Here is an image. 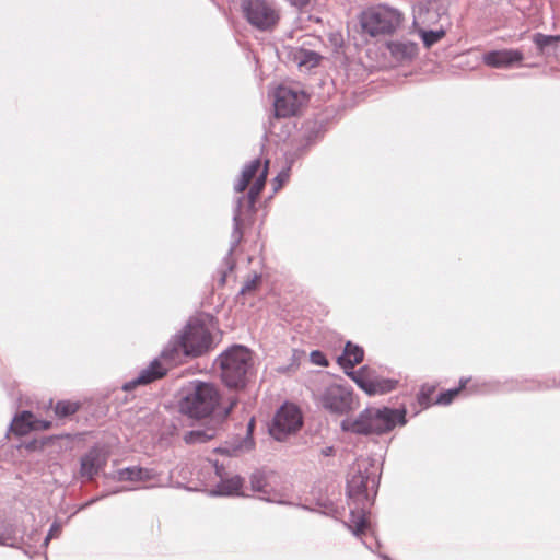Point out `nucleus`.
Returning a JSON list of instances; mask_svg holds the SVG:
<instances>
[{"label":"nucleus","instance_id":"f257e3e1","mask_svg":"<svg viewBox=\"0 0 560 560\" xmlns=\"http://www.w3.org/2000/svg\"><path fill=\"white\" fill-rule=\"evenodd\" d=\"M407 408L400 406H368L355 418L346 417L340 422V430L360 436H382L392 432L396 427L407 424Z\"/></svg>","mask_w":560,"mask_h":560},{"label":"nucleus","instance_id":"f03ea898","mask_svg":"<svg viewBox=\"0 0 560 560\" xmlns=\"http://www.w3.org/2000/svg\"><path fill=\"white\" fill-rule=\"evenodd\" d=\"M378 488V480L371 478L369 468H361L360 465L350 469L347 478L346 492L349 505L353 504L349 514V522L345 525L354 536H360L370 528V521L366 517V510L373 503Z\"/></svg>","mask_w":560,"mask_h":560},{"label":"nucleus","instance_id":"7ed1b4c3","mask_svg":"<svg viewBox=\"0 0 560 560\" xmlns=\"http://www.w3.org/2000/svg\"><path fill=\"white\" fill-rule=\"evenodd\" d=\"M221 399L220 390L213 383L196 380L178 400L177 408L194 427L196 422L215 419Z\"/></svg>","mask_w":560,"mask_h":560},{"label":"nucleus","instance_id":"20e7f679","mask_svg":"<svg viewBox=\"0 0 560 560\" xmlns=\"http://www.w3.org/2000/svg\"><path fill=\"white\" fill-rule=\"evenodd\" d=\"M220 369V378L225 387L243 390L248 385V372L253 368V351L240 343H233L223 350L214 360Z\"/></svg>","mask_w":560,"mask_h":560},{"label":"nucleus","instance_id":"39448f33","mask_svg":"<svg viewBox=\"0 0 560 560\" xmlns=\"http://www.w3.org/2000/svg\"><path fill=\"white\" fill-rule=\"evenodd\" d=\"M268 167H269V160L265 161L264 168L261 170L258 177L255 179L253 185L250 186L248 192L246 196H240L235 200V206L233 209V230L231 233V243L230 248L226 253V255L223 257L221 266L218 268L217 273L219 276L218 278V285L224 287L226 283V278L229 272L233 271L235 268V260L233 258V253L235 248L238 246L243 238V222H242V208L245 199L258 200L260 194L265 189L267 176H268Z\"/></svg>","mask_w":560,"mask_h":560},{"label":"nucleus","instance_id":"423d86ee","mask_svg":"<svg viewBox=\"0 0 560 560\" xmlns=\"http://www.w3.org/2000/svg\"><path fill=\"white\" fill-rule=\"evenodd\" d=\"M360 25L370 37L394 34L402 24V13L388 4H377L368 8L360 14Z\"/></svg>","mask_w":560,"mask_h":560},{"label":"nucleus","instance_id":"0eeeda50","mask_svg":"<svg viewBox=\"0 0 560 560\" xmlns=\"http://www.w3.org/2000/svg\"><path fill=\"white\" fill-rule=\"evenodd\" d=\"M245 21L256 31L272 32L279 24V10L268 0H241Z\"/></svg>","mask_w":560,"mask_h":560},{"label":"nucleus","instance_id":"6e6552de","mask_svg":"<svg viewBox=\"0 0 560 560\" xmlns=\"http://www.w3.org/2000/svg\"><path fill=\"white\" fill-rule=\"evenodd\" d=\"M325 133V126L322 121L308 119L303 122L301 132L289 140V148L284 152V159L295 163L307 150L316 144Z\"/></svg>","mask_w":560,"mask_h":560},{"label":"nucleus","instance_id":"1a4fd4ad","mask_svg":"<svg viewBox=\"0 0 560 560\" xmlns=\"http://www.w3.org/2000/svg\"><path fill=\"white\" fill-rule=\"evenodd\" d=\"M178 334L184 337L186 358H199L212 348L213 337L200 319L189 320Z\"/></svg>","mask_w":560,"mask_h":560},{"label":"nucleus","instance_id":"9d476101","mask_svg":"<svg viewBox=\"0 0 560 560\" xmlns=\"http://www.w3.org/2000/svg\"><path fill=\"white\" fill-rule=\"evenodd\" d=\"M348 377L368 396L388 394L396 389L399 383L396 378L382 377L369 365H362L357 371L348 373Z\"/></svg>","mask_w":560,"mask_h":560},{"label":"nucleus","instance_id":"9b49d317","mask_svg":"<svg viewBox=\"0 0 560 560\" xmlns=\"http://www.w3.org/2000/svg\"><path fill=\"white\" fill-rule=\"evenodd\" d=\"M303 424L300 409L293 404H283L275 413L269 427L270 435L279 442L294 434Z\"/></svg>","mask_w":560,"mask_h":560},{"label":"nucleus","instance_id":"f8f14e48","mask_svg":"<svg viewBox=\"0 0 560 560\" xmlns=\"http://www.w3.org/2000/svg\"><path fill=\"white\" fill-rule=\"evenodd\" d=\"M319 402L329 413L348 415L353 408V390L350 386L331 384L320 394Z\"/></svg>","mask_w":560,"mask_h":560},{"label":"nucleus","instance_id":"ddd939ff","mask_svg":"<svg viewBox=\"0 0 560 560\" xmlns=\"http://www.w3.org/2000/svg\"><path fill=\"white\" fill-rule=\"evenodd\" d=\"M304 98L305 93L303 91L279 85L275 92V117L287 118L294 116L299 112Z\"/></svg>","mask_w":560,"mask_h":560},{"label":"nucleus","instance_id":"4468645a","mask_svg":"<svg viewBox=\"0 0 560 560\" xmlns=\"http://www.w3.org/2000/svg\"><path fill=\"white\" fill-rule=\"evenodd\" d=\"M108 460V452L98 444L92 445L88 452L80 457L79 474L88 481H92L105 468Z\"/></svg>","mask_w":560,"mask_h":560},{"label":"nucleus","instance_id":"2eb2a0df","mask_svg":"<svg viewBox=\"0 0 560 560\" xmlns=\"http://www.w3.org/2000/svg\"><path fill=\"white\" fill-rule=\"evenodd\" d=\"M524 60V54L520 49H493L482 55L486 66L494 69H510Z\"/></svg>","mask_w":560,"mask_h":560},{"label":"nucleus","instance_id":"dca6fc26","mask_svg":"<svg viewBox=\"0 0 560 560\" xmlns=\"http://www.w3.org/2000/svg\"><path fill=\"white\" fill-rule=\"evenodd\" d=\"M167 371L168 369L163 365L162 361L159 358H154L136 377L125 382L121 388L125 392H131L140 385H148L162 378L167 374Z\"/></svg>","mask_w":560,"mask_h":560},{"label":"nucleus","instance_id":"f3484780","mask_svg":"<svg viewBox=\"0 0 560 560\" xmlns=\"http://www.w3.org/2000/svg\"><path fill=\"white\" fill-rule=\"evenodd\" d=\"M385 47L390 57L400 63L411 61L419 52L418 44L409 39L387 40Z\"/></svg>","mask_w":560,"mask_h":560},{"label":"nucleus","instance_id":"a211bd4d","mask_svg":"<svg viewBox=\"0 0 560 560\" xmlns=\"http://www.w3.org/2000/svg\"><path fill=\"white\" fill-rule=\"evenodd\" d=\"M205 425L200 429H192L183 435V441L187 445H197V444H205L211 440H213L219 430L221 424L215 419H208L203 420Z\"/></svg>","mask_w":560,"mask_h":560},{"label":"nucleus","instance_id":"6ab92c4d","mask_svg":"<svg viewBox=\"0 0 560 560\" xmlns=\"http://www.w3.org/2000/svg\"><path fill=\"white\" fill-rule=\"evenodd\" d=\"M159 472L154 468L141 466H128L118 469L115 475H105L106 478H113L117 481H150L154 480Z\"/></svg>","mask_w":560,"mask_h":560},{"label":"nucleus","instance_id":"aec40b11","mask_svg":"<svg viewBox=\"0 0 560 560\" xmlns=\"http://www.w3.org/2000/svg\"><path fill=\"white\" fill-rule=\"evenodd\" d=\"M364 360V349L348 340L345 343L342 353L338 355L337 363L340 368L343 369L345 374L348 376V373L354 371L353 368L357 364H360Z\"/></svg>","mask_w":560,"mask_h":560},{"label":"nucleus","instance_id":"412c9836","mask_svg":"<svg viewBox=\"0 0 560 560\" xmlns=\"http://www.w3.org/2000/svg\"><path fill=\"white\" fill-rule=\"evenodd\" d=\"M23 536H19L18 525L0 515V546L20 549Z\"/></svg>","mask_w":560,"mask_h":560},{"label":"nucleus","instance_id":"4be33fe9","mask_svg":"<svg viewBox=\"0 0 560 560\" xmlns=\"http://www.w3.org/2000/svg\"><path fill=\"white\" fill-rule=\"evenodd\" d=\"M243 485L244 478L240 475L221 478L211 493L217 497H241L243 495Z\"/></svg>","mask_w":560,"mask_h":560},{"label":"nucleus","instance_id":"5701e85b","mask_svg":"<svg viewBox=\"0 0 560 560\" xmlns=\"http://www.w3.org/2000/svg\"><path fill=\"white\" fill-rule=\"evenodd\" d=\"M183 338L179 334H175L164 346L159 357L160 361L164 360L171 364H177L185 357V346L183 345Z\"/></svg>","mask_w":560,"mask_h":560},{"label":"nucleus","instance_id":"b1692460","mask_svg":"<svg viewBox=\"0 0 560 560\" xmlns=\"http://www.w3.org/2000/svg\"><path fill=\"white\" fill-rule=\"evenodd\" d=\"M34 413L30 410H23L19 413H15L11 423L10 431L13 432L18 436H22L33 431Z\"/></svg>","mask_w":560,"mask_h":560},{"label":"nucleus","instance_id":"393cba45","mask_svg":"<svg viewBox=\"0 0 560 560\" xmlns=\"http://www.w3.org/2000/svg\"><path fill=\"white\" fill-rule=\"evenodd\" d=\"M290 56L300 67L308 66L310 68L316 67L322 59L317 51L303 47L291 48Z\"/></svg>","mask_w":560,"mask_h":560},{"label":"nucleus","instance_id":"a878e982","mask_svg":"<svg viewBox=\"0 0 560 560\" xmlns=\"http://www.w3.org/2000/svg\"><path fill=\"white\" fill-rule=\"evenodd\" d=\"M261 166V162L259 158H256L252 160L249 163H247L244 168L241 172V176L237 180V183L234 185V190L236 192H243L248 184L249 180L254 177V175L258 172V170Z\"/></svg>","mask_w":560,"mask_h":560},{"label":"nucleus","instance_id":"bb28decb","mask_svg":"<svg viewBox=\"0 0 560 560\" xmlns=\"http://www.w3.org/2000/svg\"><path fill=\"white\" fill-rule=\"evenodd\" d=\"M470 382V377H460L458 386L444 389L440 392L435 398V404L441 406H448L459 395V393L466 389L467 384Z\"/></svg>","mask_w":560,"mask_h":560},{"label":"nucleus","instance_id":"cd10ccee","mask_svg":"<svg viewBox=\"0 0 560 560\" xmlns=\"http://www.w3.org/2000/svg\"><path fill=\"white\" fill-rule=\"evenodd\" d=\"M418 35L421 38L423 46L425 48H431L433 45L445 37L446 30L442 26L438 30L419 28Z\"/></svg>","mask_w":560,"mask_h":560},{"label":"nucleus","instance_id":"c85d7f7f","mask_svg":"<svg viewBox=\"0 0 560 560\" xmlns=\"http://www.w3.org/2000/svg\"><path fill=\"white\" fill-rule=\"evenodd\" d=\"M533 43L536 45V48L540 55H549V48H556L557 42L555 40L553 35H546L542 33H535L533 35Z\"/></svg>","mask_w":560,"mask_h":560},{"label":"nucleus","instance_id":"c756f323","mask_svg":"<svg viewBox=\"0 0 560 560\" xmlns=\"http://www.w3.org/2000/svg\"><path fill=\"white\" fill-rule=\"evenodd\" d=\"M80 408V404L70 400H58L55 406V415L59 419H66L74 415Z\"/></svg>","mask_w":560,"mask_h":560},{"label":"nucleus","instance_id":"7c9ffc66","mask_svg":"<svg viewBox=\"0 0 560 560\" xmlns=\"http://www.w3.org/2000/svg\"><path fill=\"white\" fill-rule=\"evenodd\" d=\"M229 442L235 448L236 455H238L242 452H249L255 447V440L250 436H242L240 434H236L232 436Z\"/></svg>","mask_w":560,"mask_h":560},{"label":"nucleus","instance_id":"2f4dec72","mask_svg":"<svg viewBox=\"0 0 560 560\" xmlns=\"http://www.w3.org/2000/svg\"><path fill=\"white\" fill-rule=\"evenodd\" d=\"M250 488L254 492L266 493L267 478L262 470H255L249 477Z\"/></svg>","mask_w":560,"mask_h":560},{"label":"nucleus","instance_id":"473e14b6","mask_svg":"<svg viewBox=\"0 0 560 560\" xmlns=\"http://www.w3.org/2000/svg\"><path fill=\"white\" fill-rule=\"evenodd\" d=\"M58 438H59L58 435H47V436L36 438V439H33L32 441L25 443V448L30 452L43 451L46 445L50 444Z\"/></svg>","mask_w":560,"mask_h":560},{"label":"nucleus","instance_id":"72a5a7b5","mask_svg":"<svg viewBox=\"0 0 560 560\" xmlns=\"http://www.w3.org/2000/svg\"><path fill=\"white\" fill-rule=\"evenodd\" d=\"M358 537L361 538V541L363 542V545L372 552H375V549L381 547V541L376 538L371 524H370V528L366 529L364 533H362Z\"/></svg>","mask_w":560,"mask_h":560},{"label":"nucleus","instance_id":"f704fd0d","mask_svg":"<svg viewBox=\"0 0 560 560\" xmlns=\"http://www.w3.org/2000/svg\"><path fill=\"white\" fill-rule=\"evenodd\" d=\"M285 167H283L278 174L277 176L273 178V182H272V185H273V190L277 191L278 189H280L284 183H287L289 180V177H290V171L292 168V165L294 163H290L289 161L285 160Z\"/></svg>","mask_w":560,"mask_h":560},{"label":"nucleus","instance_id":"c9c22d12","mask_svg":"<svg viewBox=\"0 0 560 560\" xmlns=\"http://www.w3.org/2000/svg\"><path fill=\"white\" fill-rule=\"evenodd\" d=\"M261 278L262 276L260 273L255 272L254 276L250 279L246 280L244 284L241 287L238 295H245L246 293L257 290L261 282Z\"/></svg>","mask_w":560,"mask_h":560},{"label":"nucleus","instance_id":"e433bc0d","mask_svg":"<svg viewBox=\"0 0 560 560\" xmlns=\"http://www.w3.org/2000/svg\"><path fill=\"white\" fill-rule=\"evenodd\" d=\"M302 354H304L303 351H300L298 349H293L292 350V355H291V359H290V364L279 366L278 368V372L282 373V374H285V373H288L290 371L298 370V368L300 365V359H301Z\"/></svg>","mask_w":560,"mask_h":560},{"label":"nucleus","instance_id":"4c0bfd02","mask_svg":"<svg viewBox=\"0 0 560 560\" xmlns=\"http://www.w3.org/2000/svg\"><path fill=\"white\" fill-rule=\"evenodd\" d=\"M434 386L422 385L419 393L417 394V400L419 405L429 407L431 405V396L434 393Z\"/></svg>","mask_w":560,"mask_h":560},{"label":"nucleus","instance_id":"58836bf2","mask_svg":"<svg viewBox=\"0 0 560 560\" xmlns=\"http://www.w3.org/2000/svg\"><path fill=\"white\" fill-rule=\"evenodd\" d=\"M237 402V398H232L228 406L222 408L221 406H219V409L215 412V420H218L219 423L222 424V422L229 418L233 409L236 407Z\"/></svg>","mask_w":560,"mask_h":560},{"label":"nucleus","instance_id":"ea45409f","mask_svg":"<svg viewBox=\"0 0 560 560\" xmlns=\"http://www.w3.org/2000/svg\"><path fill=\"white\" fill-rule=\"evenodd\" d=\"M310 361L318 366L327 368L329 365V360L326 354L322 350H312L310 353Z\"/></svg>","mask_w":560,"mask_h":560},{"label":"nucleus","instance_id":"a19ab883","mask_svg":"<svg viewBox=\"0 0 560 560\" xmlns=\"http://www.w3.org/2000/svg\"><path fill=\"white\" fill-rule=\"evenodd\" d=\"M213 452L217 454H220V455L229 456V457L237 456L235 453V448H233V446L231 445L229 440L225 441L222 445L215 447L213 450Z\"/></svg>","mask_w":560,"mask_h":560},{"label":"nucleus","instance_id":"79ce46f5","mask_svg":"<svg viewBox=\"0 0 560 560\" xmlns=\"http://www.w3.org/2000/svg\"><path fill=\"white\" fill-rule=\"evenodd\" d=\"M256 202H257V200H253V202H252L250 199H245V201L243 203L242 212H244V208H245V212L249 217H253L256 213ZM244 213H242V215Z\"/></svg>","mask_w":560,"mask_h":560},{"label":"nucleus","instance_id":"37998d69","mask_svg":"<svg viewBox=\"0 0 560 560\" xmlns=\"http://www.w3.org/2000/svg\"><path fill=\"white\" fill-rule=\"evenodd\" d=\"M33 425H34V429L33 431H37V430H47L51 427L52 422L49 421V420H43V419H37L34 417V420H33Z\"/></svg>","mask_w":560,"mask_h":560},{"label":"nucleus","instance_id":"c03bdc74","mask_svg":"<svg viewBox=\"0 0 560 560\" xmlns=\"http://www.w3.org/2000/svg\"><path fill=\"white\" fill-rule=\"evenodd\" d=\"M210 462L212 463L215 475L220 477V479L223 478V476L225 475L224 464L220 463L218 459Z\"/></svg>","mask_w":560,"mask_h":560},{"label":"nucleus","instance_id":"a18cd8bd","mask_svg":"<svg viewBox=\"0 0 560 560\" xmlns=\"http://www.w3.org/2000/svg\"><path fill=\"white\" fill-rule=\"evenodd\" d=\"M254 430H255V418H250L246 425V434L244 436H250L254 438Z\"/></svg>","mask_w":560,"mask_h":560},{"label":"nucleus","instance_id":"49530a36","mask_svg":"<svg viewBox=\"0 0 560 560\" xmlns=\"http://www.w3.org/2000/svg\"><path fill=\"white\" fill-rule=\"evenodd\" d=\"M320 454L324 457H330V456H334L336 454V450H335V447L332 445L325 446L324 448H322Z\"/></svg>","mask_w":560,"mask_h":560},{"label":"nucleus","instance_id":"de8ad7c7","mask_svg":"<svg viewBox=\"0 0 560 560\" xmlns=\"http://www.w3.org/2000/svg\"><path fill=\"white\" fill-rule=\"evenodd\" d=\"M553 387H560V381L559 382H556L555 380L552 381L551 384H541V383H538L536 385L535 388L537 389H548V388H553Z\"/></svg>","mask_w":560,"mask_h":560},{"label":"nucleus","instance_id":"09e8293b","mask_svg":"<svg viewBox=\"0 0 560 560\" xmlns=\"http://www.w3.org/2000/svg\"><path fill=\"white\" fill-rule=\"evenodd\" d=\"M318 505H320L327 510L326 512H324L325 514H329L335 511L334 503L329 500H327L325 502H318Z\"/></svg>","mask_w":560,"mask_h":560},{"label":"nucleus","instance_id":"8fccbe9b","mask_svg":"<svg viewBox=\"0 0 560 560\" xmlns=\"http://www.w3.org/2000/svg\"><path fill=\"white\" fill-rule=\"evenodd\" d=\"M100 501V498L97 497H94V498H91L90 500H88L86 502H84L83 504H81L78 509V511H82V510H85L86 508L95 504L96 502Z\"/></svg>","mask_w":560,"mask_h":560},{"label":"nucleus","instance_id":"3c124183","mask_svg":"<svg viewBox=\"0 0 560 560\" xmlns=\"http://www.w3.org/2000/svg\"><path fill=\"white\" fill-rule=\"evenodd\" d=\"M61 530V525L58 522H54L48 530L49 536L54 537L56 533Z\"/></svg>","mask_w":560,"mask_h":560},{"label":"nucleus","instance_id":"603ef678","mask_svg":"<svg viewBox=\"0 0 560 560\" xmlns=\"http://www.w3.org/2000/svg\"><path fill=\"white\" fill-rule=\"evenodd\" d=\"M470 393H486L487 389L485 388H477V384H474L472 386L469 387L468 389Z\"/></svg>","mask_w":560,"mask_h":560},{"label":"nucleus","instance_id":"864d4df0","mask_svg":"<svg viewBox=\"0 0 560 560\" xmlns=\"http://www.w3.org/2000/svg\"><path fill=\"white\" fill-rule=\"evenodd\" d=\"M109 495H110L109 491H105V492H102L100 495H97V498H100V500H103Z\"/></svg>","mask_w":560,"mask_h":560},{"label":"nucleus","instance_id":"5fc2aeb1","mask_svg":"<svg viewBox=\"0 0 560 560\" xmlns=\"http://www.w3.org/2000/svg\"><path fill=\"white\" fill-rule=\"evenodd\" d=\"M378 557L382 559V560H393L386 553H378Z\"/></svg>","mask_w":560,"mask_h":560},{"label":"nucleus","instance_id":"6e6d98bb","mask_svg":"<svg viewBox=\"0 0 560 560\" xmlns=\"http://www.w3.org/2000/svg\"><path fill=\"white\" fill-rule=\"evenodd\" d=\"M51 538H52V537H51V536H49V535H47V536L45 537V539H44V546H45V547H47V546H48V542H49V540H50Z\"/></svg>","mask_w":560,"mask_h":560},{"label":"nucleus","instance_id":"4d7b16f0","mask_svg":"<svg viewBox=\"0 0 560 560\" xmlns=\"http://www.w3.org/2000/svg\"><path fill=\"white\" fill-rule=\"evenodd\" d=\"M120 491H122V489H121V488H116V489H114V490L109 491V493H110V495H112V494H117V493H119Z\"/></svg>","mask_w":560,"mask_h":560},{"label":"nucleus","instance_id":"13d9d810","mask_svg":"<svg viewBox=\"0 0 560 560\" xmlns=\"http://www.w3.org/2000/svg\"><path fill=\"white\" fill-rule=\"evenodd\" d=\"M555 36V40L558 43H560V34H557V35H553Z\"/></svg>","mask_w":560,"mask_h":560}]
</instances>
